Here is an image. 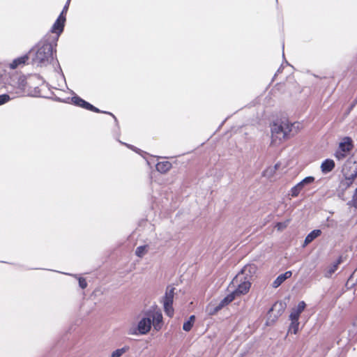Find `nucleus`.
<instances>
[{
  "label": "nucleus",
  "instance_id": "f257e3e1",
  "mask_svg": "<svg viewBox=\"0 0 357 357\" xmlns=\"http://www.w3.org/2000/svg\"><path fill=\"white\" fill-rule=\"evenodd\" d=\"M56 45L55 38L50 36L40 41L36 50L33 49L29 52L32 63L38 66H47L53 59V52Z\"/></svg>",
  "mask_w": 357,
  "mask_h": 357
},
{
  "label": "nucleus",
  "instance_id": "f03ea898",
  "mask_svg": "<svg viewBox=\"0 0 357 357\" xmlns=\"http://www.w3.org/2000/svg\"><path fill=\"white\" fill-rule=\"evenodd\" d=\"M298 129V123H290L287 120L275 122L271 126L272 143L277 144L288 137L289 135H294Z\"/></svg>",
  "mask_w": 357,
  "mask_h": 357
},
{
  "label": "nucleus",
  "instance_id": "7ed1b4c3",
  "mask_svg": "<svg viewBox=\"0 0 357 357\" xmlns=\"http://www.w3.org/2000/svg\"><path fill=\"white\" fill-rule=\"evenodd\" d=\"M252 269L254 270L255 268L251 266H245L241 272L238 273L231 281V284L232 287H236L231 292L235 298L240 296L241 295L245 294L248 292L251 286V283L248 280H246V278L244 277V275L246 274L248 271L251 272Z\"/></svg>",
  "mask_w": 357,
  "mask_h": 357
},
{
  "label": "nucleus",
  "instance_id": "20e7f679",
  "mask_svg": "<svg viewBox=\"0 0 357 357\" xmlns=\"http://www.w3.org/2000/svg\"><path fill=\"white\" fill-rule=\"evenodd\" d=\"M10 86L12 89L9 91L13 93L12 98L23 96L26 86L25 76L14 75L10 79Z\"/></svg>",
  "mask_w": 357,
  "mask_h": 357
},
{
  "label": "nucleus",
  "instance_id": "39448f33",
  "mask_svg": "<svg viewBox=\"0 0 357 357\" xmlns=\"http://www.w3.org/2000/svg\"><path fill=\"white\" fill-rule=\"evenodd\" d=\"M152 325L151 317L142 318L137 326H132L128 330L129 335H145L149 332Z\"/></svg>",
  "mask_w": 357,
  "mask_h": 357
},
{
  "label": "nucleus",
  "instance_id": "423d86ee",
  "mask_svg": "<svg viewBox=\"0 0 357 357\" xmlns=\"http://www.w3.org/2000/svg\"><path fill=\"white\" fill-rule=\"evenodd\" d=\"M174 288L168 287L163 298V306L166 314L169 317H172L174 314V309L172 307Z\"/></svg>",
  "mask_w": 357,
  "mask_h": 357
},
{
  "label": "nucleus",
  "instance_id": "0eeeda50",
  "mask_svg": "<svg viewBox=\"0 0 357 357\" xmlns=\"http://www.w3.org/2000/svg\"><path fill=\"white\" fill-rule=\"evenodd\" d=\"M347 169H342L344 178L341 181L340 185L342 190H347L348 188H349L357 178V175L349 174Z\"/></svg>",
  "mask_w": 357,
  "mask_h": 357
},
{
  "label": "nucleus",
  "instance_id": "6e6552de",
  "mask_svg": "<svg viewBox=\"0 0 357 357\" xmlns=\"http://www.w3.org/2000/svg\"><path fill=\"white\" fill-rule=\"evenodd\" d=\"M65 21V15H63V13H61L52 27V32L57 34V36L55 38V41L58 39V36L63 31Z\"/></svg>",
  "mask_w": 357,
  "mask_h": 357
},
{
  "label": "nucleus",
  "instance_id": "1a4fd4ad",
  "mask_svg": "<svg viewBox=\"0 0 357 357\" xmlns=\"http://www.w3.org/2000/svg\"><path fill=\"white\" fill-rule=\"evenodd\" d=\"M235 299V297L234 296V294L230 293L228 294L226 297H225L218 305H217L213 310H210V314H214L217 312H218L220 310H221L222 307L228 305L229 303H231L232 301Z\"/></svg>",
  "mask_w": 357,
  "mask_h": 357
},
{
  "label": "nucleus",
  "instance_id": "9d476101",
  "mask_svg": "<svg viewBox=\"0 0 357 357\" xmlns=\"http://www.w3.org/2000/svg\"><path fill=\"white\" fill-rule=\"evenodd\" d=\"M352 140L349 137H344L339 144L338 149L342 152L349 153L353 149Z\"/></svg>",
  "mask_w": 357,
  "mask_h": 357
},
{
  "label": "nucleus",
  "instance_id": "9b49d317",
  "mask_svg": "<svg viewBox=\"0 0 357 357\" xmlns=\"http://www.w3.org/2000/svg\"><path fill=\"white\" fill-rule=\"evenodd\" d=\"M152 324L156 331H159L162 326V316L160 312H155L150 315Z\"/></svg>",
  "mask_w": 357,
  "mask_h": 357
},
{
  "label": "nucleus",
  "instance_id": "f8f14e48",
  "mask_svg": "<svg viewBox=\"0 0 357 357\" xmlns=\"http://www.w3.org/2000/svg\"><path fill=\"white\" fill-rule=\"evenodd\" d=\"M335 168V162L331 159H326L321 165V170L323 174H328Z\"/></svg>",
  "mask_w": 357,
  "mask_h": 357
},
{
  "label": "nucleus",
  "instance_id": "ddd939ff",
  "mask_svg": "<svg viewBox=\"0 0 357 357\" xmlns=\"http://www.w3.org/2000/svg\"><path fill=\"white\" fill-rule=\"evenodd\" d=\"M292 275L291 271H286L283 274H280L277 277V278L273 281L272 286L274 288H277L280 286L287 279L289 278Z\"/></svg>",
  "mask_w": 357,
  "mask_h": 357
},
{
  "label": "nucleus",
  "instance_id": "4468645a",
  "mask_svg": "<svg viewBox=\"0 0 357 357\" xmlns=\"http://www.w3.org/2000/svg\"><path fill=\"white\" fill-rule=\"evenodd\" d=\"M342 169H347V170L349 174L357 175V162L349 160Z\"/></svg>",
  "mask_w": 357,
  "mask_h": 357
},
{
  "label": "nucleus",
  "instance_id": "2eb2a0df",
  "mask_svg": "<svg viewBox=\"0 0 357 357\" xmlns=\"http://www.w3.org/2000/svg\"><path fill=\"white\" fill-rule=\"evenodd\" d=\"M172 168V164L169 161L159 162L156 164V169L160 173H166Z\"/></svg>",
  "mask_w": 357,
  "mask_h": 357
},
{
  "label": "nucleus",
  "instance_id": "dca6fc26",
  "mask_svg": "<svg viewBox=\"0 0 357 357\" xmlns=\"http://www.w3.org/2000/svg\"><path fill=\"white\" fill-rule=\"evenodd\" d=\"M28 59L29 56L27 55H24L23 56L14 59L12 63H10V68L12 69H15L18 66L24 64Z\"/></svg>",
  "mask_w": 357,
  "mask_h": 357
},
{
  "label": "nucleus",
  "instance_id": "f3484780",
  "mask_svg": "<svg viewBox=\"0 0 357 357\" xmlns=\"http://www.w3.org/2000/svg\"><path fill=\"white\" fill-rule=\"evenodd\" d=\"M72 102L77 106L81 107L82 108H84L87 109L89 105H90V103L85 101L80 97L77 96H75L72 98Z\"/></svg>",
  "mask_w": 357,
  "mask_h": 357
},
{
  "label": "nucleus",
  "instance_id": "a211bd4d",
  "mask_svg": "<svg viewBox=\"0 0 357 357\" xmlns=\"http://www.w3.org/2000/svg\"><path fill=\"white\" fill-rule=\"evenodd\" d=\"M321 234L320 229H314L306 237L304 241V245H306L311 243L314 239L319 236Z\"/></svg>",
  "mask_w": 357,
  "mask_h": 357
},
{
  "label": "nucleus",
  "instance_id": "6ab92c4d",
  "mask_svg": "<svg viewBox=\"0 0 357 357\" xmlns=\"http://www.w3.org/2000/svg\"><path fill=\"white\" fill-rule=\"evenodd\" d=\"M195 321V315H191L189 317L188 320L186 321L185 322H184V324L183 325V329L185 331H190L191 330L192 327L193 326Z\"/></svg>",
  "mask_w": 357,
  "mask_h": 357
},
{
  "label": "nucleus",
  "instance_id": "aec40b11",
  "mask_svg": "<svg viewBox=\"0 0 357 357\" xmlns=\"http://www.w3.org/2000/svg\"><path fill=\"white\" fill-rule=\"evenodd\" d=\"M340 264V260H337L335 263L328 267L325 275L326 277H331L337 269L338 265Z\"/></svg>",
  "mask_w": 357,
  "mask_h": 357
},
{
  "label": "nucleus",
  "instance_id": "412c9836",
  "mask_svg": "<svg viewBox=\"0 0 357 357\" xmlns=\"http://www.w3.org/2000/svg\"><path fill=\"white\" fill-rule=\"evenodd\" d=\"M148 252V245H141L136 248L135 255L139 257H142Z\"/></svg>",
  "mask_w": 357,
  "mask_h": 357
},
{
  "label": "nucleus",
  "instance_id": "4be33fe9",
  "mask_svg": "<svg viewBox=\"0 0 357 357\" xmlns=\"http://www.w3.org/2000/svg\"><path fill=\"white\" fill-rule=\"evenodd\" d=\"M128 349L129 347L127 346L123 347L121 349H118L112 353L111 357H121L123 354L128 351Z\"/></svg>",
  "mask_w": 357,
  "mask_h": 357
},
{
  "label": "nucleus",
  "instance_id": "5701e85b",
  "mask_svg": "<svg viewBox=\"0 0 357 357\" xmlns=\"http://www.w3.org/2000/svg\"><path fill=\"white\" fill-rule=\"evenodd\" d=\"M303 188V187L302 186V185L300 183H298L297 185H296L294 187L291 188V195L292 197H297Z\"/></svg>",
  "mask_w": 357,
  "mask_h": 357
},
{
  "label": "nucleus",
  "instance_id": "b1692460",
  "mask_svg": "<svg viewBox=\"0 0 357 357\" xmlns=\"http://www.w3.org/2000/svg\"><path fill=\"white\" fill-rule=\"evenodd\" d=\"M299 321H291V324L289 328V332L296 334L298 331Z\"/></svg>",
  "mask_w": 357,
  "mask_h": 357
},
{
  "label": "nucleus",
  "instance_id": "393cba45",
  "mask_svg": "<svg viewBox=\"0 0 357 357\" xmlns=\"http://www.w3.org/2000/svg\"><path fill=\"white\" fill-rule=\"evenodd\" d=\"M348 153L342 152L337 149L335 153V157L337 158V160L340 161L344 160L346 157L348 155Z\"/></svg>",
  "mask_w": 357,
  "mask_h": 357
},
{
  "label": "nucleus",
  "instance_id": "a878e982",
  "mask_svg": "<svg viewBox=\"0 0 357 357\" xmlns=\"http://www.w3.org/2000/svg\"><path fill=\"white\" fill-rule=\"evenodd\" d=\"M305 306H306L305 303L304 301H301V302L298 303V304L296 306V307L293 308V310H295L296 312H297L298 314H301L303 312V310H305Z\"/></svg>",
  "mask_w": 357,
  "mask_h": 357
},
{
  "label": "nucleus",
  "instance_id": "bb28decb",
  "mask_svg": "<svg viewBox=\"0 0 357 357\" xmlns=\"http://www.w3.org/2000/svg\"><path fill=\"white\" fill-rule=\"evenodd\" d=\"M314 181V178L313 176H307L303 179L301 182H299L302 186L304 188L305 185L312 183Z\"/></svg>",
  "mask_w": 357,
  "mask_h": 357
},
{
  "label": "nucleus",
  "instance_id": "cd10ccee",
  "mask_svg": "<svg viewBox=\"0 0 357 357\" xmlns=\"http://www.w3.org/2000/svg\"><path fill=\"white\" fill-rule=\"evenodd\" d=\"M74 277L78 279L79 285L82 289H85L87 287V282L84 278L78 277L77 275H75Z\"/></svg>",
  "mask_w": 357,
  "mask_h": 357
},
{
  "label": "nucleus",
  "instance_id": "c85d7f7f",
  "mask_svg": "<svg viewBox=\"0 0 357 357\" xmlns=\"http://www.w3.org/2000/svg\"><path fill=\"white\" fill-rule=\"evenodd\" d=\"M300 315H301L300 314H298L297 312H296L295 310H294L292 309L291 312L289 315V319L291 321H297L299 319Z\"/></svg>",
  "mask_w": 357,
  "mask_h": 357
},
{
  "label": "nucleus",
  "instance_id": "c756f323",
  "mask_svg": "<svg viewBox=\"0 0 357 357\" xmlns=\"http://www.w3.org/2000/svg\"><path fill=\"white\" fill-rule=\"evenodd\" d=\"M87 109L90 110V111L95 112H101L99 109L96 108V107H94L91 104H90V105H89ZM103 112L105 113V112ZM106 113L112 115L114 118L115 121H116V117L112 113H109V112H106Z\"/></svg>",
  "mask_w": 357,
  "mask_h": 357
},
{
  "label": "nucleus",
  "instance_id": "7c9ffc66",
  "mask_svg": "<svg viewBox=\"0 0 357 357\" xmlns=\"http://www.w3.org/2000/svg\"><path fill=\"white\" fill-rule=\"evenodd\" d=\"M10 99V96L7 94L0 96V105L7 102Z\"/></svg>",
  "mask_w": 357,
  "mask_h": 357
},
{
  "label": "nucleus",
  "instance_id": "2f4dec72",
  "mask_svg": "<svg viewBox=\"0 0 357 357\" xmlns=\"http://www.w3.org/2000/svg\"><path fill=\"white\" fill-rule=\"evenodd\" d=\"M70 2V0H67V2L66 3V5L64 6L63 10L61 12V13H63V15H64V14L66 13L67 10L68 9Z\"/></svg>",
  "mask_w": 357,
  "mask_h": 357
},
{
  "label": "nucleus",
  "instance_id": "473e14b6",
  "mask_svg": "<svg viewBox=\"0 0 357 357\" xmlns=\"http://www.w3.org/2000/svg\"><path fill=\"white\" fill-rule=\"evenodd\" d=\"M286 226H287V225L285 223H283V222H278L276 225V227L278 228V230L283 229L284 228L286 227Z\"/></svg>",
  "mask_w": 357,
  "mask_h": 357
},
{
  "label": "nucleus",
  "instance_id": "72a5a7b5",
  "mask_svg": "<svg viewBox=\"0 0 357 357\" xmlns=\"http://www.w3.org/2000/svg\"><path fill=\"white\" fill-rule=\"evenodd\" d=\"M353 202H354V204L356 206H357V188L356 189L354 195L353 196Z\"/></svg>",
  "mask_w": 357,
  "mask_h": 357
},
{
  "label": "nucleus",
  "instance_id": "f704fd0d",
  "mask_svg": "<svg viewBox=\"0 0 357 357\" xmlns=\"http://www.w3.org/2000/svg\"><path fill=\"white\" fill-rule=\"evenodd\" d=\"M278 306H280V307H282V303H279V304H278V303H275V304L273 305V306L272 307V308L269 310V312H271V311H273V310L275 308H276Z\"/></svg>",
  "mask_w": 357,
  "mask_h": 357
},
{
  "label": "nucleus",
  "instance_id": "c9c22d12",
  "mask_svg": "<svg viewBox=\"0 0 357 357\" xmlns=\"http://www.w3.org/2000/svg\"><path fill=\"white\" fill-rule=\"evenodd\" d=\"M126 146H127L128 147L132 149H134V147L132 146V145H129V144H124Z\"/></svg>",
  "mask_w": 357,
  "mask_h": 357
},
{
  "label": "nucleus",
  "instance_id": "e433bc0d",
  "mask_svg": "<svg viewBox=\"0 0 357 357\" xmlns=\"http://www.w3.org/2000/svg\"><path fill=\"white\" fill-rule=\"evenodd\" d=\"M354 274H357V268L356 269V271H354Z\"/></svg>",
  "mask_w": 357,
  "mask_h": 357
}]
</instances>
